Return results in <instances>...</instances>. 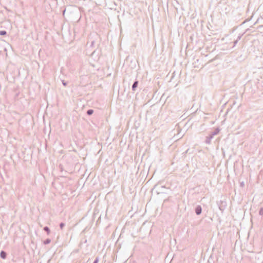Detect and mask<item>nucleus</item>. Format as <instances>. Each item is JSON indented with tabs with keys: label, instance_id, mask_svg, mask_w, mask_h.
I'll return each instance as SVG.
<instances>
[{
	"label": "nucleus",
	"instance_id": "6e6552de",
	"mask_svg": "<svg viewBox=\"0 0 263 263\" xmlns=\"http://www.w3.org/2000/svg\"><path fill=\"white\" fill-rule=\"evenodd\" d=\"M43 230L46 232L47 235H49L50 233V230L49 228L47 226H45L43 228Z\"/></svg>",
	"mask_w": 263,
	"mask_h": 263
},
{
	"label": "nucleus",
	"instance_id": "f8f14e48",
	"mask_svg": "<svg viewBox=\"0 0 263 263\" xmlns=\"http://www.w3.org/2000/svg\"><path fill=\"white\" fill-rule=\"evenodd\" d=\"M60 228L61 230H62L64 227L65 226V223L64 222H61L59 224Z\"/></svg>",
	"mask_w": 263,
	"mask_h": 263
},
{
	"label": "nucleus",
	"instance_id": "dca6fc26",
	"mask_svg": "<svg viewBox=\"0 0 263 263\" xmlns=\"http://www.w3.org/2000/svg\"><path fill=\"white\" fill-rule=\"evenodd\" d=\"M242 34L241 35H239V36H238V37H237V41H236V43L237 42V41H238V40H240V39H241V36H242Z\"/></svg>",
	"mask_w": 263,
	"mask_h": 263
},
{
	"label": "nucleus",
	"instance_id": "f3484780",
	"mask_svg": "<svg viewBox=\"0 0 263 263\" xmlns=\"http://www.w3.org/2000/svg\"><path fill=\"white\" fill-rule=\"evenodd\" d=\"M60 171L62 172L63 171V167L60 166Z\"/></svg>",
	"mask_w": 263,
	"mask_h": 263
},
{
	"label": "nucleus",
	"instance_id": "f03ea898",
	"mask_svg": "<svg viewBox=\"0 0 263 263\" xmlns=\"http://www.w3.org/2000/svg\"><path fill=\"white\" fill-rule=\"evenodd\" d=\"M153 190H155L157 194H166V191L168 190V189L165 187V186L161 185V183L158 182L155 185Z\"/></svg>",
	"mask_w": 263,
	"mask_h": 263
},
{
	"label": "nucleus",
	"instance_id": "ddd939ff",
	"mask_svg": "<svg viewBox=\"0 0 263 263\" xmlns=\"http://www.w3.org/2000/svg\"><path fill=\"white\" fill-rule=\"evenodd\" d=\"M61 82L62 83V84L64 86H66L67 85V84H68V82H66L65 81L63 80H61Z\"/></svg>",
	"mask_w": 263,
	"mask_h": 263
},
{
	"label": "nucleus",
	"instance_id": "39448f33",
	"mask_svg": "<svg viewBox=\"0 0 263 263\" xmlns=\"http://www.w3.org/2000/svg\"><path fill=\"white\" fill-rule=\"evenodd\" d=\"M227 204L225 201H220V204H218L219 210L223 212V211L225 210Z\"/></svg>",
	"mask_w": 263,
	"mask_h": 263
},
{
	"label": "nucleus",
	"instance_id": "9d476101",
	"mask_svg": "<svg viewBox=\"0 0 263 263\" xmlns=\"http://www.w3.org/2000/svg\"><path fill=\"white\" fill-rule=\"evenodd\" d=\"M50 242H51V239L49 238H47L43 241V244L45 245H46L49 244Z\"/></svg>",
	"mask_w": 263,
	"mask_h": 263
},
{
	"label": "nucleus",
	"instance_id": "0eeeda50",
	"mask_svg": "<svg viewBox=\"0 0 263 263\" xmlns=\"http://www.w3.org/2000/svg\"><path fill=\"white\" fill-rule=\"evenodd\" d=\"M7 253L6 252H5V251H1V253H0V257L2 258V259H6V257H7Z\"/></svg>",
	"mask_w": 263,
	"mask_h": 263
},
{
	"label": "nucleus",
	"instance_id": "9b49d317",
	"mask_svg": "<svg viewBox=\"0 0 263 263\" xmlns=\"http://www.w3.org/2000/svg\"><path fill=\"white\" fill-rule=\"evenodd\" d=\"M7 34L6 30H0V35H5Z\"/></svg>",
	"mask_w": 263,
	"mask_h": 263
},
{
	"label": "nucleus",
	"instance_id": "a211bd4d",
	"mask_svg": "<svg viewBox=\"0 0 263 263\" xmlns=\"http://www.w3.org/2000/svg\"><path fill=\"white\" fill-rule=\"evenodd\" d=\"M95 42L94 41H92L91 42V46H93V44H94Z\"/></svg>",
	"mask_w": 263,
	"mask_h": 263
},
{
	"label": "nucleus",
	"instance_id": "aec40b11",
	"mask_svg": "<svg viewBox=\"0 0 263 263\" xmlns=\"http://www.w3.org/2000/svg\"><path fill=\"white\" fill-rule=\"evenodd\" d=\"M215 248L213 247L212 251H214V250L215 249Z\"/></svg>",
	"mask_w": 263,
	"mask_h": 263
},
{
	"label": "nucleus",
	"instance_id": "4468645a",
	"mask_svg": "<svg viewBox=\"0 0 263 263\" xmlns=\"http://www.w3.org/2000/svg\"><path fill=\"white\" fill-rule=\"evenodd\" d=\"M99 261V257H96V258L95 259L93 263H98Z\"/></svg>",
	"mask_w": 263,
	"mask_h": 263
},
{
	"label": "nucleus",
	"instance_id": "423d86ee",
	"mask_svg": "<svg viewBox=\"0 0 263 263\" xmlns=\"http://www.w3.org/2000/svg\"><path fill=\"white\" fill-rule=\"evenodd\" d=\"M138 84H139V81L138 80H136L134 81V83H133V85L132 86V90L133 91H136L137 88L138 86Z\"/></svg>",
	"mask_w": 263,
	"mask_h": 263
},
{
	"label": "nucleus",
	"instance_id": "6ab92c4d",
	"mask_svg": "<svg viewBox=\"0 0 263 263\" xmlns=\"http://www.w3.org/2000/svg\"><path fill=\"white\" fill-rule=\"evenodd\" d=\"M246 22H247V19H246V20L243 21V23H246Z\"/></svg>",
	"mask_w": 263,
	"mask_h": 263
},
{
	"label": "nucleus",
	"instance_id": "f257e3e1",
	"mask_svg": "<svg viewBox=\"0 0 263 263\" xmlns=\"http://www.w3.org/2000/svg\"><path fill=\"white\" fill-rule=\"evenodd\" d=\"M112 235H113V234ZM121 236L122 233H121L119 238L117 240H115V238L112 237V236H111V237L106 241L104 245V247H111V246H114V247H116L117 244L118 245V247H121V244L120 243V241L122 239Z\"/></svg>",
	"mask_w": 263,
	"mask_h": 263
},
{
	"label": "nucleus",
	"instance_id": "7ed1b4c3",
	"mask_svg": "<svg viewBox=\"0 0 263 263\" xmlns=\"http://www.w3.org/2000/svg\"><path fill=\"white\" fill-rule=\"evenodd\" d=\"M220 130L219 128L217 127L214 131L211 132L209 135L206 137L205 143L207 144H210L213 137L218 134Z\"/></svg>",
	"mask_w": 263,
	"mask_h": 263
},
{
	"label": "nucleus",
	"instance_id": "412c9836",
	"mask_svg": "<svg viewBox=\"0 0 263 263\" xmlns=\"http://www.w3.org/2000/svg\"><path fill=\"white\" fill-rule=\"evenodd\" d=\"M87 242V240H85V242Z\"/></svg>",
	"mask_w": 263,
	"mask_h": 263
},
{
	"label": "nucleus",
	"instance_id": "20e7f679",
	"mask_svg": "<svg viewBox=\"0 0 263 263\" xmlns=\"http://www.w3.org/2000/svg\"><path fill=\"white\" fill-rule=\"evenodd\" d=\"M202 211V209L200 205H197L195 208V212L197 215H199L201 214Z\"/></svg>",
	"mask_w": 263,
	"mask_h": 263
},
{
	"label": "nucleus",
	"instance_id": "2eb2a0df",
	"mask_svg": "<svg viewBox=\"0 0 263 263\" xmlns=\"http://www.w3.org/2000/svg\"><path fill=\"white\" fill-rule=\"evenodd\" d=\"M245 182L243 181H242L241 182H240V185L241 187H243L245 186Z\"/></svg>",
	"mask_w": 263,
	"mask_h": 263
},
{
	"label": "nucleus",
	"instance_id": "1a4fd4ad",
	"mask_svg": "<svg viewBox=\"0 0 263 263\" xmlns=\"http://www.w3.org/2000/svg\"><path fill=\"white\" fill-rule=\"evenodd\" d=\"M94 112V110L92 109H89L87 110V115L88 116H91Z\"/></svg>",
	"mask_w": 263,
	"mask_h": 263
}]
</instances>
